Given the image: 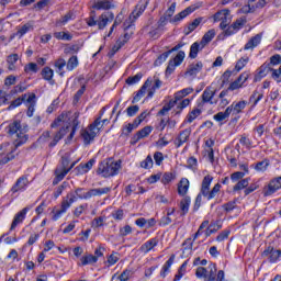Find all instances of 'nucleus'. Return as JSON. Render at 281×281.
I'll list each match as a JSON object with an SVG mask.
<instances>
[{"label":"nucleus","instance_id":"nucleus-1","mask_svg":"<svg viewBox=\"0 0 281 281\" xmlns=\"http://www.w3.org/2000/svg\"><path fill=\"white\" fill-rule=\"evenodd\" d=\"M8 135L14 139V146L10 143H3L0 146V166H5L14 159V153L19 146H23L27 142V134L21 127V121L10 123L5 128Z\"/></svg>","mask_w":281,"mask_h":281},{"label":"nucleus","instance_id":"nucleus-2","mask_svg":"<svg viewBox=\"0 0 281 281\" xmlns=\"http://www.w3.org/2000/svg\"><path fill=\"white\" fill-rule=\"evenodd\" d=\"M212 181H214V177L207 175L203 178L200 193L195 198V203L193 210H199L201 207V202L204 199L207 201H212V199L216 198V194L221 192V183H216L213 189L210 191V186H212Z\"/></svg>","mask_w":281,"mask_h":281},{"label":"nucleus","instance_id":"nucleus-3","mask_svg":"<svg viewBox=\"0 0 281 281\" xmlns=\"http://www.w3.org/2000/svg\"><path fill=\"white\" fill-rule=\"evenodd\" d=\"M100 128H102V116H99L87 128L80 131V135L86 146H89V144L95 139V136L100 133Z\"/></svg>","mask_w":281,"mask_h":281},{"label":"nucleus","instance_id":"nucleus-4","mask_svg":"<svg viewBox=\"0 0 281 281\" xmlns=\"http://www.w3.org/2000/svg\"><path fill=\"white\" fill-rule=\"evenodd\" d=\"M122 168V161H113V159L103 160L98 167V175H102L104 178L115 177Z\"/></svg>","mask_w":281,"mask_h":281},{"label":"nucleus","instance_id":"nucleus-5","mask_svg":"<svg viewBox=\"0 0 281 281\" xmlns=\"http://www.w3.org/2000/svg\"><path fill=\"white\" fill-rule=\"evenodd\" d=\"M198 9H199V7H196V5L188 7L180 13L176 14L172 19H170L168 15L164 14L162 16H160V19L158 21V27H165V25H168V21H169V23H179V21H183V19H186V16H190V14H192V12H194Z\"/></svg>","mask_w":281,"mask_h":281},{"label":"nucleus","instance_id":"nucleus-6","mask_svg":"<svg viewBox=\"0 0 281 281\" xmlns=\"http://www.w3.org/2000/svg\"><path fill=\"white\" fill-rule=\"evenodd\" d=\"M148 3H150V0H140L136 4L135 10L130 14L128 19L125 20V22L123 23V27H125V30H130V27H133V23H135L137 19H139L140 14H144V12L146 11V8H148Z\"/></svg>","mask_w":281,"mask_h":281},{"label":"nucleus","instance_id":"nucleus-7","mask_svg":"<svg viewBox=\"0 0 281 281\" xmlns=\"http://www.w3.org/2000/svg\"><path fill=\"white\" fill-rule=\"evenodd\" d=\"M214 22L217 23L218 21H221L220 23V30H223L225 32V30H227L229 23H232V14L229 13L228 9H223L221 11H217L214 15H213Z\"/></svg>","mask_w":281,"mask_h":281},{"label":"nucleus","instance_id":"nucleus-8","mask_svg":"<svg viewBox=\"0 0 281 281\" xmlns=\"http://www.w3.org/2000/svg\"><path fill=\"white\" fill-rule=\"evenodd\" d=\"M261 257L266 258L271 265H276V262L281 261V250L269 246L262 251Z\"/></svg>","mask_w":281,"mask_h":281},{"label":"nucleus","instance_id":"nucleus-9","mask_svg":"<svg viewBox=\"0 0 281 281\" xmlns=\"http://www.w3.org/2000/svg\"><path fill=\"white\" fill-rule=\"evenodd\" d=\"M281 190V176L269 181L268 186L263 188V196H271Z\"/></svg>","mask_w":281,"mask_h":281},{"label":"nucleus","instance_id":"nucleus-10","mask_svg":"<svg viewBox=\"0 0 281 281\" xmlns=\"http://www.w3.org/2000/svg\"><path fill=\"white\" fill-rule=\"evenodd\" d=\"M78 164V161H74L68 169H63L60 167H56L55 169V178L53 180V186H58L69 172H71L72 168Z\"/></svg>","mask_w":281,"mask_h":281},{"label":"nucleus","instance_id":"nucleus-11","mask_svg":"<svg viewBox=\"0 0 281 281\" xmlns=\"http://www.w3.org/2000/svg\"><path fill=\"white\" fill-rule=\"evenodd\" d=\"M115 21V14L112 11H105L98 18V30H104L109 23Z\"/></svg>","mask_w":281,"mask_h":281},{"label":"nucleus","instance_id":"nucleus-12","mask_svg":"<svg viewBox=\"0 0 281 281\" xmlns=\"http://www.w3.org/2000/svg\"><path fill=\"white\" fill-rule=\"evenodd\" d=\"M245 23H247L246 19L239 18L237 19L232 25L226 26L227 29L224 30V35L232 36L238 32V30H241V27L245 26Z\"/></svg>","mask_w":281,"mask_h":281},{"label":"nucleus","instance_id":"nucleus-13","mask_svg":"<svg viewBox=\"0 0 281 281\" xmlns=\"http://www.w3.org/2000/svg\"><path fill=\"white\" fill-rule=\"evenodd\" d=\"M29 183L30 181L27 180V177H20L11 188L12 194H16V192H25Z\"/></svg>","mask_w":281,"mask_h":281},{"label":"nucleus","instance_id":"nucleus-14","mask_svg":"<svg viewBox=\"0 0 281 281\" xmlns=\"http://www.w3.org/2000/svg\"><path fill=\"white\" fill-rule=\"evenodd\" d=\"M214 95H216V90L212 87H206L202 93V102L204 104H216L217 101H214Z\"/></svg>","mask_w":281,"mask_h":281},{"label":"nucleus","instance_id":"nucleus-15","mask_svg":"<svg viewBox=\"0 0 281 281\" xmlns=\"http://www.w3.org/2000/svg\"><path fill=\"white\" fill-rule=\"evenodd\" d=\"M76 201H78V198H76V194L74 192H69L63 199L60 210H63V212L67 213V210H69V207H71V205H74V203H76Z\"/></svg>","mask_w":281,"mask_h":281},{"label":"nucleus","instance_id":"nucleus-16","mask_svg":"<svg viewBox=\"0 0 281 281\" xmlns=\"http://www.w3.org/2000/svg\"><path fill=\"white\" fill-rule=\"evenodd\" d=\"M203 69V63L198 61L195 64H191L187 71L184 72V76H188L189 78H196V75L200 74V71Z\"/></svg>","mask_w":281,"mask_h":281},{"label":"nucleus","instance_id":"nucleus-17","mask_svg":"<svg viewBox=\"0 0 281 281\" xmlns=\"http://www.w3.org/2000/svg\"><path fill=\"white\" fill-rule=\"evenodd\" d=\"M151 85H153V79L148 78L145 81V83L142 86L139 91L133 98L132 103L135 104L136 102H139V100H142V98H144V95H146V89H148V87H151Z\"/></svg>","mask_w":281,"mask_h":281},{"label":"nucleus","instance_id":"nucleus-18","mask_svg":"<svg viewBox=\"0 0 281 281\" xmlns=\"http://www.w3.org/2000/svg\"><path fill=\"white\" fill-rule=\"evenodd\" d=\"M271 71V64H262L260 68L258 69L257 75L255 76V82H260L262 78L269 75Z\"/></svg>","mask_w":281,"mask_h":281},{"label":"nucleus","instance_id":"nucleus-19","mask_svg":"<svg viewBox=\"0 0 281 281\" xmlns=\"http://www.w3.org/2000/svg\"><path fill=\"white\" fill-rule=\"evenodd\" d=\"M26 104H27L26 115H27V117H32L34 115V111L36 109V94L35 93L29 94V98L26 99Z\"/></svg>","mask_w":281,"mask_h":281},{"label":"nucleus","instance_id":"nucleus-20","mask_svg":"<svg viewBox=\"0 0 281 281\" xmlns=\"http://www.w3.org/2000/svg\"><path fill=\"white\" fill-rule=\"evenodd\" d=\"M93 164H95V159L93 158L86 164H80L75 168L76 175H87V172L93 168Z\"/></svg>","mask_w":281,"mask_h":281},{"label":"nucleus","instance_id":"nucleus-21","mask_svg":"<svg viewBox=\"0 0 281 281\" xmlns=\"http://www.w3.org/2000/svg\"><path fill=\"white\" fill-rule=\"evenodd\" d=\"M27 32H34V21H29L24 25H22L18 32L13 36H18L19 38H23Z\"/></svg>","mask_w":281,"mask_h":281},{"label":"nucleus","instance_id":"nucleus-22","mask_svg":"<svg viewBox=\"0 0 281 281\" xmlns=\"http://www.w3.org/2000/svg\"><path fill=\"white\" fill-rule=\"evenodd\" d=\"M190 134H191L190 130H184L180 132V134L175 140L176 148H181V146H183V144H186V142L190 139Z\"/></svg>","mask_w":281,"mask_h":281},{"label":"nucleus","instance_id":"nucleus-23","mask_svg":"<svg viewBox=\"0 0 281 281\" xmlns=\"http://www.w3.org/2000/svg\"><path fill=\"white\" fill-rule=\"evenodd\" d=\"M193 245H194V240H192V237L187 238L182 243V258H188L189 256H192Z\"/></svg>","mask_w":281,"mask_h":281},{"label":"nucleus","instance_id":"nucleus-24","mask_svg":"<svg viewBox=\"0 0 281 281\" xmlns=\"http://www.w3.org/2000/svg\"><path fill=\"white\" fill-rule=\"evenodd\" d=\"M69 133V125H67L66 127H61L55 135L53 140L49 143V147L54 148V146H56V144H58V142L60 139H63L64 136H66Z\"/></svg>","mask_w":281,"mask_h":281},{"label":"nucleus","instance_id":"nucleus-25","mask_svg":"<svg viewBox=\"0 0 281 281\" xmlns=\"http://www.w3.org/2000/svg\"><path fill=\"white\" fill-rule=\"evenodd\" d=\"M26 214H27V207H24L22 211H20L18 214H15L10 229L12 231V229L16 228L18 225H21V223H23V221H25Z\"/></svg>","mask_w":281,"mask_h":281},{"label":"nucleus","instance_id":"nucleus-26","mask_svg":"<svg viewBox=\"0 0 281 281\" xmlns=\"http://www.w3.org/2000/svg\"><path fill=\"white\" fill-rule=\"evenodd\" d=\"M262 42V35L257 34L254 37H251L246 45L244 46L245 50H249V49H256V47H258V45H260V43Z\"/></svg>","mask_w":281,"mask_h":281},{"label":"nucleus","instance_id":"nucleus-27","mask_svg":"<svg viewBox=\"0 0 281 281\" xmlns=\"http://www.w3.org/2000/svg\"><path fill=\"white\" fill-rule=\"evenodd\" d=\"M188 190H190V180H188V178H182L178 183V194L180 196H186Z\"/></svg>","mask_w":281,"mask_h":281},{"label":"nucleus","instance_id":"nucleus-28","mask_svg":"<svg viewBox=\"0 0 281 281\" xmlns=\"http://www.w3.org/2000/svg\"><path fill=\"white\" fill-rule=\"evenodd\" d=\"M172 265H175V255H171L170 258L165 262L160 270L159 277L162 279L166 278V276L170 273V267H172Z\"/></svg>","mask_w":281,"mask_h":281},{"label":"nucleus","instance_id":"nucleus-29","mask_svg":"<svg viewBox=\"0 0 281 281\" xmlns=\"http://www.w3.org/2000/svg\"><path fill=\"white\" fill-rule=\"evenodd\" d=\"M157 245H159V240L157 238H151L140 246V251L143 254H148V251H151V249H155Z\"/></svg>","mask_w":281,"mask_h":281},{"label":"nucleus","instance_id":"nucleus-30","mask_svg":"<svg viewBox=\"0 0 281 281\" xmlns=\"http://www.w3.org/2000/svg\"><path fill=\"white\" fill-rule=\"evenodd\" d=\"M247 106V101H239L237 103H232L228 109H231V113L233 115H238V113H243V110Z\"/></svg>","mask_w":281,"mask_h":281},{"label":"nucleus","instance_id":"nucleus-31","mask_svg":"<svg viewBox=\"0 0 281 281\" xmlns=\"http://www.w3.org/2000/svg\"><path fill=\"white\" fill-rule=\"evenodd\" d=\"M216 36V31L214 29L209 30L201 40V47H205L210 43H212V40Z\"/></svg>","mask_w":281,"mask_h":281},{"label":"nucleus","instance_id":"nucleus-32","mask_svg":"<svg viewBox=\"0 0 281 281\" xmlns=\"http://www.w3.org/2000/svg\"><path fill=\"white\" fill-rule=\"evenodd\" d=\"M41 75L44 80L49 82V85H54V69L46 66L42 69Z\"/></svg>","mask_w":281,"mask_h":281},{"label":"nucleus","instance_id":"nucleus-33","mask_svg":"<svg viewBox=\"0 0 281 281\" xmlns=\"http://www.w3.org/2000/svg\"><path fill=\"white\" fill-rule=\"evenodd\" d=\"M109 192H111V187L90 189L89 199H92V196H102V194H109Z\"/></svg>","mask_w":281,"mask_h":281},{"label":"nucleus","instance_id":"nucleus-34","mask_svg":"<svg viewBox=\"0 0 281 281\" xmlns=\"http://www.w3.org/2000/svg\"><path fill=\"white\" fill-rule=\"evenodd\" d=\"M150 133H153V128L150 126H145L136 133L133 139L134 142H139V139H144V137H148Z\"/></svg>","mask_w":281,"mask_h":281},{"label":"nucleus","instance_id":"nucleus-35","mask_svg":"<svg viewBox=\"0 0 281 281\" xmlns=\"http://www.w3.org/2000/svg\"><path fill=\"white\" fill-rule=\"evenodd\" d=\"M190 203H191V199L190 196H184L181 201H180V215L181 216H186V214H188V212H190Z\"/></svg>","mask_w":281,"mask_h":281},{"label":"nucleus","instance_id":"nucleus-36","mask_svg":"<svg viewBox=\"0 0 281 281\" xmlns=\"http://www.w3.org/2000/svg\"><path fill=\"white\" fill-rule=\"evenodd\" d=\"M78 117H80L79 113H75L72 115V121H71V132L68 136V139H74V136L76 135V131H78V126H80V121H78Z\"/></svg>","mask_w":281,"mask_h":281},{"label":"nucleus","instance_id":"nucleus-37","mask_svg":"<svg viewBox=\"0 0 281 281\" xmlns=\"http://www.w3.org/2000/svg\"><path fill=\"white\" fill-rule=\"evenodd\" d=\"M97 258L92 254H87L80 258L79 267H87V265H95Z\"/></svg>","mask_w":281,"mask_h":281},{"label":"nucleus","instance_id":"nucleus-38","mask_svg":"<svg viewBox=\"0 0 281 281\" xmlns=\"http://www.w3.org/2000/svg\"><path fill=\"white\" fill-rule=\"evenodd\" d=\"M269 166H271V162L269 161V159H263L261 161H258L254 168L257 172H267V170L269 169Z\"/></svg>","mask_w":281,"mask_h":281},{"label":"nucleus","instance_id":"nucleus-39","mask_svg":"<svg viewBox=\"0 0 281 281\" xmlns=\"http://www.w3.org/2000/svg\"><path fill=\"white\" fill-rule=\"evenodd\" d=\"M93 8L94 10H111V8H114V5L109 0H101L95 2Z\"/></svg>","mask_w":281,"mask_h":281},{"label":"nucleus","instance_id":"nucleus-40","mask_svg":"<svg viewBox=\"0 0 281 281\" xmlns=\"http://www.w3.org/2000/svg\"><path fill=\"white\" fill-rule=\"evenodd\" d=\"M193 92H194V88H184L175 93L173 100H176V102H179V100H183L186 95H190V93H193Z\"/></svg>","mask_w":281,"mask_h":281},{"label":"nucleus","instance_id":"nucleus-41","mask_svg":"<svg viewBox=\"0 0 281 281\" xmlns=\"http://www.w3.org/2000/svg\"><path fill=\"white\" fill-rule=\"evenodd\" d=\"M205 47L201 46V42H194L191 47H190V53H189V57L191 58H196V56H199V52H201V49H204Z\"/></svg>","mask_w":281,"mask_h":281},{"label":"nucleus","instance_id":"nucleus-42","mask_svg":"<svg viewBox=\"0 0 281 281\" xmlns=\"http://www.w3.org/2000/svg\"><path fill=\"white\" fill-rule=\"evenodd\" d=\"M249 186V178H245L239 180L234 187L233 192H240V190H245Z\"/></svg>","mask_w":281,"mask_h":281},{"label":"nucleus","instance_id":"nucleus-43","mask_svg":"<svg viewBox=\"0 0 281 281\" xmlns=\"http://www.w3.org/2000/svg\"><path fill=\"white\" fill-rule=\"evenodd\" d=\"M124 31L126 32L123 36V38L121 40V45H126V43H128V41H131V37L133 36V33L135 32V23H133L132 27L130 29H124Z\"/></svg>","mask_w":281,"mask_h":281},{"label":"nucleus","instance_id":"nucleus-44","mask_svg":"<svg viewBox=\"0 0 281 281\" xmlns=\"http://www.w3.org/2000/svg\"><path fill=\"white\" fill-rule=\"evenodd\" d=\"M229 115H232V109L226 108V110L224 112H218L213 117L216 122H223V121L227 120V117H229Z\"/></svg>","mask_w":281,"mask_h":281},{"label":"nucleus","instance_id":"nucleus-45","mask_svg":"<svg viewBox=\"0 0 281 281\" xmlns=\"http://www.w3.org/2000/svg\"><path fill=\"white\" fill-rule=\"evenodd\" d=\"M72 19H74V13L71 11H69L64 16H61V19L56 21V25L58 27H60L63 25H67V23H69V21H71Z\"/></svg>","mask_w":281,"mask_h":281},{"label":"nucleus","instance_id":"nucleus-46","mask_svg":"<svg viewBox=\"0 0 281 281\" xmlns=\"http://www.w3.org/2000/svg\"><path fill=\"white\" fill-rule=\"evenodd\" d=\"M69 115L71 113L64 112L61 113L53 123H52V128H56V126H60V122H67L69 120Z\"/></svg>","mask_w":281,"mask_h":281},{"label":"nucleus","instance_id":"nucleus-47","mask_svg":"<svg viewBox=\"0 0 281 281\" xmlns=\"http://www.w3.org/2000/svg\"><path fill=\"white\" fill-rule=\"evenodd\" d=\"M177 106V100H170L167 104L162 106V109L158 112V115H166L168 111H171Z\"/></svg>","mask_w":281,"mask_h":281},{"label":"nucleus","instance_id":"nucleus-48","mask_svg":"<svg viewBox=\"0 0 281 281\" xmlns=\"http://www.w3.org/2000/svg\"><path fill=\"white\" fill-rule=\"evenodd\" d=\"M247 63H249V57H241L235 65V74H238V71L245 69V67H247Z\"/></svg>","mask_w":281,"mask_h":281},{"label":"nucleus","instance_id":"nucleus-49","mask_svg":"<svg viewBox=\"0 0 281 281\" xmlns=\"http://www.w3.org/2000/svg\"><path fill=\"white\" fill-rule=\"evenodd\" d=\"M55 67L57 69V74H59V76H65V71H63V69H65V67H67V61L64 58H59L55 61Z\"/></svg>","mask_w":281,"mask_h":281},{"label":"nucleus","instance_id":"nucleus-50","mask_svg":"<svg viewBox=\"0 0 281 281\" xmlns=\"http://www.w3.org/2000/svg\"><path fill=\"white\" fill-rule=\"evenodd\" d=\"M188 106H190V99H183L173 110L175 115H179Z\"/></svg>","mask_w":281,"mask_h":281},{"label":"nucleus","instance_id":"nucleus-51","mask_svg":"<svg viewBox=\"0 0 281 281\" xmlns=\"http://www.w3.org/2000/svg\"><path fill=\"white\" fill-rule=\"evenodd\" d=\"M25 98H27V94H23L22 97L13 100L11 104L8 106V111H12V109H16V106H21V104L25 102Z\"/></svg>","mask_w":281,"mask_h":281},{"label":"nucleus","instance_id":"nucleus-52","mask_svg":"<svg viewBox=\"0 0 281 281\" xmlns=\"http://www.w3.org/2000/svg\"><path fill=\"white\" fill-rule=\"evenodd\" d=\"M76 67H78V56H71L66 64V69L68 71H74Z\"/></svg>","mask_w":281,"mask_h":281},{"label":"nucleus","instance_id":"nucleus-53","mask_svg":"<svg viewBox=\"0 0 281 281\" xmlns=\"http://www.w3.org/2000/svg\"><path fill=\"white\" fill-rule=\"evenodd\" d=\"M54 37L57 38V41H71L74 35L67 32H55Z\"/></svg>","mask_w":281,"mask_h":281},{"label":"nucleus","instance_id":"nucleus-54","mask_svg":"<svg viewBox=\"0 0 281 281\" xmlns=\"http://www.w3.org/2000/svg\"><path fill=\"white\" fill-rule=\"evenodd\" d=\"M186 269H188V261H184L178 269L177 274L175 276L173 281H179L183 276H186Z\"/></svg>","mask_w":281,"mask_h":281},{"label":"nucleus","instance_id":"nucleus-55","mask_svg":"<svg viewBox=\"0 0 281 281\" xmlns=\"http://www.w3.org/2000/svg\"><path fill=\"white\" fill-rule=\"evenodd\" d=\"M201 23H203V18H198L193 20L191 23H189L187 34L194 32L196 27L201 25Z\"/></svg>","mask_w":281,"mask_h":281},{"label":"nucleus","instance_id":"nucleus-56","mask_svg":"<svg viewBox=\"0 0 281 281\" xmlns=\"http://www.w3.org/2000/svg\"><path fill=\"white\" fill-rule=\"evenodd\" d=\"M201 115V109H194L187 115V122L192 124L194 120H196Z\"/></svg>","mask_w":281,"mask_h":281},{"label":"nucleus","instance_id":"nucleus-57","mask_svg":"<svg viewBox=\"0 0 281 281\" xmlns=\"http://www.w3.org/2000/svg\"><path fill=\"white\" fill-rule=\"evenodd\" d=\"M76 194V199H81V200H89V191L88 192H85V189L83 188H78L75 190V193Z\"/></svg>","mask_w":281,"mask_h":281},{"label":"nucleus","instance_id":"nucleus-58","mask_svg":"<svg viewBox=\"0 0 281 281\" xmlns=\"http://www.w3.org/2000/svg\"><path fill=\"white\" fill-rule=\"evenodd\" d=\"M69 164H71V158L69 157V155L66 154L65 156L61 157V164L57 166V168L69 170Z\"/></svg>","mask_w":281,"mask_h":281},{"label":"nucleus","instance_id":"nucleus-59","mask_svg":"<svg viewBox=\"0 0 281 281\" xmlns=\"http://www.w3.org/2000/svg\"><path fill=\"white\" fill-rule=\"evenodd\" d=\"M195 276L196 278H200L204 281L207 280V269H205L204 267H198L196 271H195Z\"/></svg>","mask_w":281,"mask_h":281},{"label":"nucleus","instance_id":"nucleus-60","mask_svg":"<svg viewBox=\"0 0 281 281\" xmlns=\"http://www.w3.org/2000/svg\"><path fill=\"white\" fill-rule=\"evenodd\" d=\"M184 58H186V52L180 50V52H178L176 57L173 59H171V61L175 63L179 67V65H181V63H183Z\"/></svg>","mask_w":281,"mask_h":281},{"label":"nucleus","instance_id":"nucleus-61","mask_svg":"<svg viewBox=\"0 0 281 281\" xmlns=\"http://www.w3.org/2000/svg\"><path fill=\"white\" fill-rule=\"evenodd\" d=\"M216 280V263L210 266V272L207 274L206 281Z\"/></svg>","mask_w":281,"mask_h":281},{"label":"nucleus","instance_id":"nucleus-62","mask_svg":"<svg viewBox=\"0 0 281 281\" xmlns=\"http://www.w3.org/2000/svg\"><path fill=\"white\" fill-rule=\"evenodd\" d=\"M153 157L149 155L146 157L145 160L140 162V168H144L145 170H148V168H153Z\"/></svg>","mask_w":281,"mask_h":281},{"label":"nucleus","instance_id":"nucleus-63","mask_svg":"<svg viewBox=\"0 0 281 281\" xmlns=\"http://www.w3.org/2000/svg\"><path fill=\"white\" fill-rule=\"evenodd\" d=\"M142 77H143L142 72H138L133 77H128L126 79V85H137V82H139V80H142Z\"/></svg>","mask_w":281,"mask_h":281},{"label":"nucleus","instance_id":"nucleus-64","mask_svg":"<svg viewBox=\"0 0 281 281\" xmlns=\"http://www.w3.org/2000/svg\"><path fill=\"white\" fill-rule=\"evenodd\" d=\"M133 274V272L128 269H125L119 277L117 280L120 281H128L131 280V276Z\"/></svg>","mask_w":281,"mask_h":281}]
</instances>
